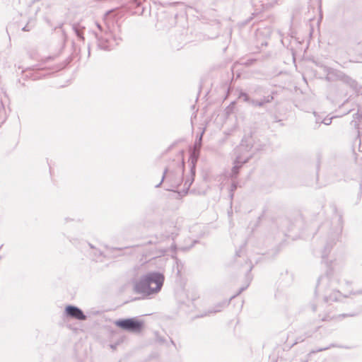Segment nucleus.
<instances>
[{
	"instance_id": "obj_13",
	"label": "nucleus",
	"mask_w": 362,
	"mask_h": 362,
	"mask_svg": "<svg viewBox=\"0 0 362 362\" xmlns=\"http://www.w3.org/2000/svg\"><path fill=\"white\" fill-rule=\"evenodd\" d=\"M204 134V129L201 132L199 136L196 139L194 143V150L191 153H194L195 152L197 154H198V156H199V150L202 146V136Z\"/></svg>"
},
{
	"instance_id": "obj_32",
	"label": "nucleus",
	"mask_w": 362,
	"mask_h": 362,
	"mask_svg": "<svg viewBox=\"0 0 362 362\" xmlns=\"http://www.w3.org/2000/svg\"><path fill=\"white\" fill-rule=\"evenodd\" d=\"M23 31H28V30L27 29V26H25L23 28Z\"/></svg>"
},
{
	"instance_id": "obj_28",
	"label": "nucleus",
	"mask_w": 362,
	"mask_h": 362,
	"mask_svg": "<svg viewBox=\"0 0 362 362\" xmlns=\"http://www.w3.org/2000/svg\"><path fill=\"white\" fill-rule=\"evenodd\" d=\"M355 315L354 314H343L342 316L344 317H347V316H354Z\"/></svg>"
},
{
	"instance_id": "obj_4",
	"label": "nucleus",
	"mask_w": 362,
	"mask_h": 362,
	"mask_svg": "<svg viewBox=\"0 0 362 362\" xmlns=\"http://www.w3.org/2000/svg\"><path fill=\"white\" fill-rule=\"evenodd\" d=\"M252 148L251 138L245 137L242 139L240 145L235 148L236 158L230 173L232 178L237 177L242 165L247 163L252 158L253 154L251 152Z\"/></svg>"
},
{
	"instance_id": "obj_24",
	"label": "nucleus",
	"mask_w": 362,
	"mask_h": 362,
	"mask_svg": "<svg viewBox=\"0 0 362 362\" xmlns=\"http://www.w3.org/2000/svg\"><path fill=\"white\" fill-rule=\"evenodd\" d=\"M332 317H330L329 315H327V316L322 317L321 320L322 321H327V320H329Z\"/></svg>"
},
{
	"instance_id": "obj_8",
	"label": "nucleus",
	"mask_w": 362,
	"mask_h": 362,
	"mask_svg": "<svg viewBox=\"0 0 362 362\" xmlns=\"http://www.w3.org/2000/svg\"><path fill=\"white\" fill-rule=\"evenodd\" d=\"M198 160V154L195 152L194 153H191L189 156V167H190V176L187 177L185 182V193L187 194L190 186L193 183L194 180V176L196 173V164Z\"/></svg>"
},
{
	"instance_id": "obj_18",
	"label": "nucleus",
	"mask_w": 362,
	"mask_h": 362,
	"mask_svg": "<svg viewBox=\"0 0 362 362\" xmlns=\"http://www.w3.org/2000/svg\"><path fill=\"white\" fill-rule=\"evenodd\" d=\"M331 346H334V345L331 344L330 346H326V347H322V348H320V349H313V350H311L310 351V354H316L317 352H320V351H325V350H327L329 349Z\"/></svg>"
},
{
	"instance_id": "obj_20",
	"label": "nucleus",
	"mask_w": 362,
	"mask_h": 362,
	"mask_svg": "<svg viewBox=\"0 0 362 362\" xmlns=\"http://www.w3.org/2000/svg\"><path fill=\"white\" fill-rule=\"evenodd\" d=\"M332 119L333 117H326L321 121V123H323L325 125H329L332 123Z\"/></svg>"
},
{
	"instance_id": "obj_9",
	"label": "nucleus",
	"mask_w": 362,
	"mask_h": 362,
	"mask_svg": "<svg viewBox=\"0 0 362 362\" xmlns=\"http://www.w3.org/2000/svg\"><path fill=\"white\" fill-rule=\"evenodd\" d=\"M65 316L78 320H86L87 317L83 310L77 306L68 305L64 310Z\"/></svg>"
},
{
	"instance_id": "obj_22",
	"label": "nucleus",
	"mask_w": 362,
	"mask_h": 362,
	"mask_svg": "<svg viewBox=\"0 0 362 362\" xmlns=\"http://www.w3.org/2000/svg\"><path fill=\"white\" fill-rule=\"evenodd\" d=\"M236 189H237V184L233 182V183L231 185V187H230V192H231V193H230V197H233V191H235Z\"/></svg>"
},
{
	"instance_id": "obj_34",
	"label": "nucleus",
	"mask_w": 362,
	"mask_h": 362,
	"mask_svg": "<svg viewBox=\"0 0 362 362\" xmlns=\"http://www.w3.org/2000/svg\"><path fill=\"white\" fill-rule=\"evenodd\" d=\"M88 245L90 247V248L95 249L94 247L91 244L89 243Z\"/></svg>"
},
{
	"instance_id": "obj_25",
	"label": "nucleus",
	"mask_w": 362,
	"mask_h": 362,
	"mask_svg": "<svg viewBox=\"0 0 362 362\" xmlns=\"http://www.w3.org/2000/svg\"><path fill=\"white\" fill-rule=\"evenodd\" d=\"M310 308H311V310L313 311V312H315L317 310V307L315 304H311L310 305Z\"/></svg>"
},
{
	"instance_id": "obj_17",
	"label": "nucleus",
	"mask_w": 362,
	"mask_h": 362,
	"mask_svg": "<svg viewBox=\"0 0 362 362\" xmlns=\"http://www.w3.org/2000/svg\"><path fill=\"white\" fill-rule=\"evenodd\" d=\"M262 90V86H255L251 88L250 91H251V93H252V94L259 95L261 93Z\"/></svg>"
},
{
	"instance_id": "obj_30",
	"label": "nucleus",
	"mask_w": 362,
	"mask_h": 362,
	"mask_svg": "<svg viewBox=\"0 0 362 362\" xmlns=\"http://www.w3.org/2000/svg\"><path fill=\"white\" fill-rule=\"evenodd\" d=\"M321 121L322 120H320V119H318V118L316 119V123L317 124H321Z\"/></svg>"
},
{
	"instance_id": "obj_14",
	"label": "nucleus",
	"mask_w": 362,
	"mask_h": 362,
	"mask_svg": "<svg viewBox=\"0 0 362 362\" xmlns=\"http://www.w3.org/2000/svg\"><path fill=\"white\" fill-rule=\"evenodd\" d=\"M238 98L242 99L244 102L247 103L252 106V101H254L253 98H251L249 95L243 91H240L238 95Z\"/></svg>"
},
{
	"instance_id": "obj_26",
	"label": "nucleus",
	"mask_w": 362,
	"mask_h": 362,
	"mask_svg": "<svg viewBox=\"0 0 362 362\" xmlns=\"http://www.w3.org/2000/svg\"><path fill=\"white\" fill-rule=\"evenodd\" d=\"M269 1H270L269 4H271V6H273L276 4H277V2H278V0H269Z\"/></svg>"
},
{
	"instance_id": "obj_12",
	"label": "nucleus",
	"mask_w": 362,
	"mask_h": 362,
	"mask_svg": "<svg viewBox=\"0 0 362 362\" xmlns=\"http://www.w3.org/2000/svg\"><path fill=\"white\" fill-rule=\"evenodd\" d=\"M83 29L84 27H82L79 23H74L72 25V30H74L78 38L82 41H84L85 39L83 33Z\"/></svg>"
},
{
	"instance_id": "obj_23",
	"label": "nucleus",
	"mask_w": 362,
	"mask_h": 362,
	"mask_svg": "<svg viewBox=\"0 0 362 362\" xmlns=\"http://www.w3.org/2000/svg\"><path fill=\"white\" fill-rule=\"evenodd\" d=\"M196 243H197V241H196V240H194V243H193V244H192L189 247H180V249L181 250H183V251H185V250H189L190 248H192V247H193V245H194Z\"/></svg>"
},
{
	"instance_id": "obj_11",
	"label": "nucleus",
	"mask_w": 362,
	"mask_h": 362,
	"mask_svg": "<svg viewBox=\"0 0 362 362\" xmlns=\"http://www.w3.org/2000/svg\"><path fill=\"white\" fill-rule=\"evenodd\" d=\"M276 93V91H272L271 94L267 95H264L260 99H254V101H252V106L254 107H264L266 104L270 103L274 99V95Z\"/></svg>"
},
{
	"instance_id": "obj_7",
	"label": "nucleus",
	"mask_w": 362,
	"mask_h": 362,
	"mask_svg": "<svg viewBox=\"0 0 362 362\" xmlns=\"http://www.w3.org/2000/svg\"><path fill=\"white\" fill-rule=\"evenodd\" d=\"M115 324L118 327L133 333L140 332L144 327V322L135 317L119 319L116 320Z\"/></svg>"
},
{
	"instance_id": "obj_15",
	"label": "nucleus",
	"mask_w": 362,
	"mask_h": 362,
	"mask_svg": "<svg viewBox=\"0 0 362 362\" xmlns=\"http://www.w3.org/2000/svg\"><path fill=\"white\" fill-rule=\"evenodd\" d=\"M230 301H223L221 303H218L214 310H209V313H215L217 312H220L224 307L227 306L229 304Z\"/></svg>"
},
{
	"instance_id": "obj_21",
	"label": "nucleus",
	"mask_w": 362,
	"mask_h": 362,
	"mask_svg": "<svg viewBox=\"0 0 362 362\" xmlns=\"http://www.w3.org/2000/svg\"><path fill=\"white\" fill-rule=\"evenodd\" d=\"M248 285H249V284H247L245 286H243V287L240 288L239 291L237 293V294L231 296L230 300L234 298L235 296H237L238 295L241 293L243 291H245L247 288V287L248 286Z\"/></svg>"
},
{
	"instance_id": "obj_16",
	"label": "nucleus",
	"mask_w": 362,
	"mask_h": 362,
	"mask_svg": "<svg viewBox=\"0 0 362 362\" xmlns=\"http://www.w3.org/2000/svg\"><path fill=\"white\" fill-rule=\"evenodd\" d=\"M145 0H130V6L139 8Z\"/></svg>"
},
{
	"instance_id": "obj_35",
	"label": "nucleus",
	"mask_w": 362,
	"mask_h": 362,
	"mask_svg": "<svg viewBox=\"0 0 362 362\" xmlns=\"http://www.w3.org/2000/svg\"><path fill=\"white\" fill-rule=\"evenodd\" d=\"M252 267H250L249 270H248V272H250L252 270Z\"/></svg>"
},
{
	"instance_id": "obj_3",
	"label": "nucleus",
	"mask_w": 362,
	"mask_h": 362,
	"mask_svg": "<svg viewBox=\"0 0 362 362\" xmlns=\"http://www.w3.org/2000/svg\"><path fill=\"white\" fill-rule=\"evenodd\" d=\"M95 25L98 30L94 31V35L99 49L103 50L112 49L122 40L121 37L113 35L112 30L107 25L103 26L98 22L95 23Z\"/></svg>"
},
{
	"instance_id": "obj_2",
	"label": "nucleus",
	"mask_w": 362,
	"mask_h": 362,
	"mask_svg": "<svg viewBox=\"0 0 362 362\" xmlns=\"http://www.w3.org/2000/svg\"><path fill=\"white\" fill-rule=\"evenodd\" d=\"M165 281L164 275L158 272H151L140 276L134 284V291L147 298L160 291Z\"/></svg>"
},
{
	"instance_id": "obj_1",
	"label": "nucleus",
	"mask_w": 362,
	"mask_h": 362,
	"mask_svg": "<svg viewBox=\"0 0 362 362\" xmlns=\"http://www.w3.org/2000/svg\"><path fill=\"white\" fill-rule=\"evenodd\" d=\"M343 230L342 216L337 213L332 218L330 228L325 237L324 245L321 250L322 262L327 269L326 274L321 276L317 281L315 292L322 296L324 301L327 303L340 300L343 296L338 289L339 284L340 268L335 262L325 260L333 247L340 240Z\"/></svg>"
},
{
	"instance_id": "obj_36",
	"label": "nucleus",
	"mask_w": 362,
	"mask_h": 362,
	"mask_svg": "<svg viewBox=\"0 0 362 362\" xmlns=\"http://www.w3.org/2000/svg\"><path fill=\"white\" fill-rule=\"evenodd\" d=\"M236 255H237L238 256H240V254H239V252H236Z\"/></svg>"
},
{
	"instance_id": "obj_31",
	"label": "nucleus",
	"mask_w": 362,
	"mask_h": 362,
	"mask_svg": "<svg viewBox=\"0 0 362 362\" xmlns=\"http://www.w3.org/2000/svg\"><path fill=\"white\" fill-rule=\"evenodd\" d=\"M68 221H73V219H69L68 218H64V223H66Z\"/></svg>"
},
{
	"instance_id": "obj_5",
	"label": "nucleus",
	"mask_w": 362,
	"mask_h": 362,
	"mask_svg": "<svg viewBox=\"0 0 362 362\" xmlns=\"http://www.w3.org/2000/svg\"><path fill=\"white\" fill-rule=\"evenodd\" d=\"M252 148L251 138L245 137L242 139L240 145L235 148L236 158L230 173L232 178L237 177L242 165L247 163L252 158L253 154L251 152Z\"/></svg>"
},
{
	"instance_id": "obj_27",
	"label": "nucleus",
	"mask_w": 362,
	"mask_h": 362,
	"mask_svg": "<svg viewBox=\"0 0 362 362\" xmlns=\"http://www.w3.org/2000/svg\"><path fill=\"white\" fill-rule=\"evenodd\" d=\"M144 8L142 7V8H141V11H135V13H139V14L141 15V14L144 13Z\"/></svg>"
},
{
	"instance_id": "obj_29",
	"label": "nucleus",
	"mask_w": 362,
	"mask_h": 362,
	"mask_svg": "<svg viewBox=\"0 0 362 362\" xmlns=\"http://www.w3.org/2000/svg\"><path fill=\"white\" fill-rule=\"evenodd\" d=\"M98 254V255H101V252L100 250H95V255Z\"/></svg>"
},
{
	"instance_id": "obj_19",
	"label": "nucleus",
	"mask_w": 362,
	"mask_h": 362,
	"mask_svg": "<svg viewBox=\"0 0 362 362\" xmlns=\"http://www.w3.org/2000/svg\"><path fill=\"white\" fill-rule=\"evenodd\" d=\"M168 172H169L168 168H165V169L164 170V172H163V175L162 179H161L160 182L158 185H156V187H157V188H158V187H159L162 185V183L163 182L164 180H165V177H166V175H167V173H168Z\"/></svg>"
},
{
	"instance_id": "obj_33",
	"label": "nucleus",
	"mask_w": 362,
	"mask_h": 362,
	"mask_svg": "<svg viewBox=\"0 0 362 362\" xmlns=\"http://www.w3.org/2000/svg\"><path fill=\"white\" fill-rule=\"evenodd\" d=\"M360 293H362L361 291H358L354 293V294H360Z\"/></svg>"
},
{
	"instance_id": "obj_6",
	"label": "nucleus",
	"mask_w": 362,
	"mask_h": 362,
	"mask_svg": "<svg viewBox=\"0 0 362 362\" xmlns=\"http://www.w3.org/2000/svg\"><path fill=\"white\" fill-rule=\"evenodd\" d=\"M324 73L326 74L325 80L329 82L341 81L349 86L356 94L361 93V86L356 81L346 75L340 70H337L327 66H323Z\"/></svg>"
},
{
	"instance_id": "obj_10",
	"label": "nucleus",
	"mask_w": 362,
	"mask_h": 362,
	"mask_svg": "<svg viewBox=\"0 0 362 362\" xmlns=\"http://www.w3.org/2000/svg\"><path fill=\"white\" fill-rule=\"evenodd\" d=\"M179 168L180 171V175L179 176L176 177L172 171H170L169 175L167 177L168 180L172 182V186L175 188H177L183 180V173L185 168V162L183 159H182Z\"/></svg>"
}]
</instances>
